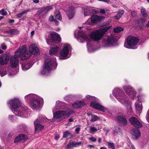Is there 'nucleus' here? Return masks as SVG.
<instances>
[{"label":"nucleus","instance_id":"1","mask_svg":"<svg viewBox=\"0 0 149 149\" xmlns=\"http://www.w3.org/2000/svg\"><path fill=\"white\" fill-rule=\"evenodd\" d=\"M29 51L27 50L25 47H21L18 49L15 52V55L12 56L10 58V67L12 68H15L17 67L19 62L18 57H20L21 60H24L29 58L31 56V54L35 55L39 54L38 47L35 43L31 45L29 47Z\"/></svg>","mask_w":149,"mask_h":149},{"label":"nucleus","instance_id":"2","mask_svg":"<svg viewBox=\"0 0 149 149\" xmlns=\"http://www.w3.org/2000/svg\"><path fill=\"white\" fill-rule=\"evenodd\" d=\"M9 103L10 108L14 113L17 116L20 117H26L27 115L29 110L24 105L21 104L19 100L17 98L10 100Z\"/></svg>","mask_w":149,"mask_h":149},{"label":"nucleus","instance_id":"3","mask_svg":"<svg viewBox=\"0 0 149 149\" xmlns=\"http://www.w3.org/2000/svg\"><path fill=\"white\" fill-rule=\"evenodd\" d=\"M56 61V59L55 58H53L52 59L49 57L46 58L44 68L41 72V74L44 75L47 72H49L52 70L55 69L57 66Z\"/></svg>","mask_w":149,"mask_h":149},{"label":"nucleus","instance_id":"4","mask_svg":"<svg viewBox=\"0 0 149 149\" xmlns=\"http://www.w3.org/2000/svg\"><path fill=\"white\" fill-rule=\"evenodd\" d=\"M25 100L30 103L32 108L37 109L41 106L40 98L37 95L30 94L25 96Z\"/></svg>","mask_w":149,"mask_h":149},{"label":"nucleus","instance_id":"5","mask_svg":"<svg viewBox=\"0 0 149 149\" xmlns=\"http://www.w3.org/2000/svg\"><path fill=\"white\" fill-rule=\"evenodd\" d=\"M113 95L118 101L124 105L128 104V97L125 94L124 92L120 88H116L113 91Z\"/></svg>","mask_w":149,"mask_h":149},{"label":"nucleus","instance_id":"6","mask_svg":"<svg viewBox=\"0 0 149 149\" xmlns=\"http://www.w3.org/2000/svg\"><path fill=\"white\" fill-rule=\"evenodd\" d=\"M110 26L101 28L95 31L92 32L90 35L91 38L95 41L100 40L104 35L110 28Z\"/></svg>","mask_w":149,"mask_h":149},{"label":"nucleus","instance_id":"7","mask_svg":"<svg viewBox=\"0 0 149 149\" xmlns=\"http://www.w3.org/2000/svg\"><path fill=\"white\" fill-rule=\"evenodd\" d=\"M49 121H51V120L47 119L44 116H40L34 123L35 127V132L38 133L40 131L43 129L44 126L41 125L42 122L47 123Z\"/></svg>","mask_w":149,"mask_h":149},{"label":"nucleus","instance_id":"8","mask_svg":"<svg viewBox=\"0 0 149 149\" xmlns=\"http://www.w3.org/2000/svg\"><path fill=\"white\" fill-rule=\"evenodd\" d=\"M138 42V38L130 36L128 37L127 44L125 43L124 46L125 47L128 48L136 49L137 47L135 46Z\"/></svg>","mask_w":149,"mask_h":149},{"label":"nucleus","instance_id":"9","mask_svg":"<svg viewBox=\"0 0 149 149\" xmlns=\"http://www.w3.org/2000/svg\"><path fill=\"white\" fill-rule=\"evenodd\" d=\"M71 47L68 44H65L63 47V49L60 53V55L62 59L67 58L69 51L71 49Z\"/></svg>","mask_w":149,"mask_h":149},{"label":"nucleus","instance_id":"10","mask_svg":"<svg viewBox=\"0 0 149 149\" xmlns=\"http://www.w3.org/2000/svg\"><path fill=\"white\" fill-rule=\"evenodd\" d=\"M117 41V39L113 36H108L106 39H103L102 43L105 47H109L113 45Z\"/></svg>","mask_w":149,"mask_h":149},{"label":"nucleus","instance_id":"11","mask_svg":"<svg viewBox=\"0 0 149 149\" xmlns=\"http://www.w3.org/2000/svg\"><path fill=\"white\" fill-rule=\"evenodd\" d=\"M70 114V113H66L64 111H59L53 114V117L55 119L62 118L63 120L69 117Z\"/></svg>","mask_w":149,"mask_h":149},{"label":"nucleus","instance_id":"12","mask_svg":"<svg viewBox=\"0 0 149 149\" xmlns=\"http://www.w3.org/2000/svg\"><path fill=\"white\" fill-rule=\"evenodd\" d=\"M124 88L126 94L131 98L133 99L136 97V92L132 87L130 86H126L124 87Z\"/></svg>","mask_w":149,"mask_h":149},{"label":"nucleus","instance_id":"13","mask_svg":"<svg viewBox=\"0 0 149 149\" xmlns=\"http://www.w3.org/2000/svg\"><path fill=\"white\" fill-rule=\"evenodd\" d=\"M131 124L135 127L140 128L142 126L141 123L136 118L132 117L129 119Z\"/></svg>","mask_w":149,"mask_h":149},{"label":"nucleus","instance_id":"14","mask_svg":"<svg viewBox=\"0 0 149 149\" xmlns=\"http://www.w3.org/2000/svg\"><path fill=\"white\" fill-rule=\"evenodd\" d=\"M91 106L93 108L99 111L105 112L106 110L104 107L96 102H92L91 103Z\"/></svg>","mask_w":149,"mask_h":149},{"label":"nucleus","instance_id":"15","mask_svg":"<svg viewBox=\"0 0 149 149\" xmlns=\"http://www.w3.org/2000/svg\"><path fill=\"white\" fill-rule=\"evenodd\" d=\"M79 37L77 38V40L81 42H83L84 40H89V37L88 36L85 35L84 32L81 31H79L78 32Z\"/></svg>","mask_w":149,"mask_h":149},{"label":"nucleus","instance_id":"16","mask_svg":"<svg viewBox=\"0 0 149 149\" xmlns=\"http://www.w3.org/2000/svg\"><path fill=\"white\" fill-rule=\"evenodd\" d=\"M104 18L105 17L104 16L97 15H93L91 17V21L92 23H96L101 22L104 20Z\"/></svg>","mask_w":149,"mask_h":149},{"label":"nucleus","instance_id":"17","mask_svg":"<svg viewBox=\"0 0 149 149\" xmlns=\"http://www.w3.org/2000/svg\"><path fill=\"white\" fill-rule=\"evenodd\" d=\"M51 40L53 43L59 42L61 41V38L60 36L57 33L54 32L51 34Z\"/></svg>","mask_w":149,"mask_h":149},{"label":"nucleus","instance_id":"18","mask_svg":"<svg viewBox=\"0 0 149 149\" xmlns=\"http://www.w3.org/2000/svg\"><path fill=\"white\" fill-rule=\"evenodd\" d=\"M117 122L123 125H126L127 124V120L125 116H119L116 117Z\"/></svg>","mask_w":149,"mask_h":149},{"label":"nucleus","instance_id":"19","mask_svg":"<svg viewBox=\"0 0 149 149\" xmlns=\"http://www.w3.org/2000/svg\"><path fill=\"white\" fill-rule=\"evenodd\" d=\"M52 6H49L46 7H43L37 13L39 15L43 12L46 13L52 9Z\"/></svg>","mask_w":149,"mask_h":149},{"label":"nucleus","instance_id":"20","mask_svg":"<svg viewBox=\"0 0 149 149\" xmlns=\"http://www.w3.org/2000/svg\"><path fill=\"white\" fill-rule=\"evenodd\" d=\"M85 104L84 102L77 101L72 104L73 107L75 108H81Z\"/></svg>","mask_w":149,"mask_h":149},{"label":"nucleus","instance_id":"21","mask_svg":"<svg viewBox=\"0 0 149 149\" xmlns=\"http://www.w3.org/2000/svg\"><path fill=\"white\" fill-rule=\"evenodd\" d=\"M66 14L69 19H70L73 17L74 12L71 7H69L68 10L66 12Z\"/></svg>","mask_w":149,"mask_h":149},{"label":"nucleus","instance_id":"22","mask_svg":"<svg viewBox=\"0 0 149 149\" xmlns=\"http://www.w3.org/2000/svg\"><path fill=\"white\" fill-rule=\"evenodd\" d=\"M136 111L137 113H140L142 110L143 107L142 104L141 102H136L135 103Z\"/></svg>","mask_w":149,"mask_h":149},{"label":"nucleus","instance_id":"23","mask_svg":"<svg viewBox=\"0 0 149 149\" xmlns=\"http://www.w3.org/2000/svg\"><path fill=\"white\" fill-rule=\"evenodd\" d=\"M6 33L8 34H10L12 35H16L19 34V31L17 29H11L6 31Z\"/></svg>","mask_w":149,"mask_h":149},{"label":"nucleus","instance_id":"24","mask_svg":"<svg viewBox=\"0 0 149 149\" xmlns=\"http://www.w3.org/2000/svg\"><path fill=\"white\" fill-rule=\"evenodd\" d=\"M94 10H92L89 7L85 8L84 10V16L85 17L89 15L94 12Z\"/></svg>","mask_w":149,"mask_h":149},{"label":"nucleus","instance_id":"25","mask_svg":"<svg viewBox=\"0 0 149 149\" xmlns=\"http://www.w3.org/2000/svg\"><path fill=\"white\" fill-rule=\"evenodd\" d=\"M56 102L57 103L56 106V109H63V106L65 105V103H64L63 102H61L59 101H56Z\"/></svg>","mask_w":149,"mask_h":149},{"label":"nucleus","instance_id":"26","mask_svg":"<svg viewBox=\"0 0 149 149\" xmlns=\"http://www.w3.org/2000/svg\"><path fill=\"white\" fill-rule=\"evenodd\" d=\"M133 132L134 136L136 139H138L141 136V133L139 130L138 129H134Z\"/></svg>","mask_w":149,"mask_h":149},{"label":"nucleus","instance_id":"27","mask_svg":"<svg viewBox=\"0 0 149 149\" xmlns=\"http://www.w3.org/2000/svg\"><path fill=\"white\" fill-rule=\"evenodd\" d=\"M73 136V135L68 131H66L63 132V138L70 139L72 138Z\"/></svg>","mask_w":149,"mask_h":149},{"label":"nucleus","instance_id":"28","mask_svg":"<svg viewBox=\"0 0 149 149\" xmlns=\"http://www.w3.org/2000/svg\"><path fill=\"white\" fill-rule=\"evenodd\" d=\"M59 48V47L57 46L52 48L49 50V54L51 55L55 54L58 52Z\"/></svg>","mask_w":149,"mask_h":149},{"label":"nucleus","instance_id":"29","mask_svg":"<svg viewBox=\"0 0 149 149\" xmlns=\"http://www.w3.org/2000/svg\"><path fill=\"white\" fill-rule=\"evenodd\" d=\"M31 67L29 63H25L22 64V68L23 70H28Z\"/></svg>","mask_w":149,"mask_h":149},{"label":"nucleus","instance_id":"30","mask_svg":"<svg viewBox=\"0 0 149 149\" xmlns=\"http://www.w3.org/2000/svg\"><path fill=\"white\" fill-rule=\"evenodd\" d=\"M29 11V10H25L22 11L21 13H17L16 14V16L18 18H20L23 15L26 14Z\"/></svg>","mask_w":149,"mask_h":149},{"label":"nucleus","instance_id":"31","mask_svg":"<svg viewBox=\"0 0 149 149\" xmlns=\"http://www.w3.org/2000/svg\"><path fill=\"white\" fill-rule=\"evenodd\" d=\"M127 109V113L128 115L131 114L132 113L133 111L131 105L129 104H128Z\"/></svg>","mask_w":149,"mask_h":149},{"label":"nucleus","instance_id":"32","mask_svg":"<svg viewBox=\"0 0 149 149\" xmlns=\"http://www.w3.org/2000/svg\"><path fill=\"white\" fill-rule=\"evenodd\" d=\"M74 147H76L75 141H73L68 143L67 145V149H70Z\"/></svg>","mask_w":149,"mask_h":149},{"label":"nucleus","instance_id":"33","mask_svg":"<svg viewBox=\"0 0 149 149\" xmlns=\"http://www.w3.org/2000/svg\"><path fill=\"white\" fill-rule=\"evenodd\" d=\"M123 29L121 27L119 26L114 28L113 31L115 32L118 33L122 31Z\"/></svg>","mask_w":149,"mask_h":149},{"label":"nucleus","instance_id":"34","mask_svg":"<svg viewBox=\"0 0 149 149\" xmlns=\"http://www.w3.org/2000/svg\"><path fill=\"white\" fill-rule=\"evenodd\" d=\"M20 136V139L22 142H24L25 140L28 138L27 136L24 134H21L19 135Z\"/></svg>","mask_w":149,"mask_h":149},{"label":"nucleus","instance_id":"35","mask_svg":"<svg viewBox=\"0 0 149 149\" xmlns=\"http://www.w3.org/2000/svg\"><path fill=\"white\" fill-rule=\"evenodd\" d=\"M123 13L124 12L123 11H121L120 12H118L116 15L115 16V18L117 19H119Z\"/></svg>","mask_w":149,"mask_h":149},{"label":"nucleus","instance_id":"36","mask_svg":"<svg viewBox=\"0 0 149 149\" xmlns=\"http://www.w3.org/2000/svg\"><path fill=\"white\" fill-rule=\"evenodd\" d=\"M141 13L143 17H147V14L146 12V10L145 8H142L141 9Z\"/></svg>","mask_w":149,"mask_h":149},{"label":"nucleus","instance_id":"37","mask_svg":"<svg viewBox=\"0 0 149 149\" xmlns=\"http://www.w3.org/2000/svg\"><path fill=\"white\" fill-rule=\"evenodd\" d=\"M55 17L56 19L59 20H61L62 19L61 14L59 12H58L57 14L56 13H55Z\"/></svg>","mask_w":149,"mask_h":149},{"label":"nucleus","instance_id":"38","mask_svg":"<svg viewBox=\"0 0 149 149\" xmlns=\"http://www.w3.org/2000/svg\"><path fill=\"white\" fill-rule=\"evenodd\" d=\"M120 128L119 127H116L115 130H113V133L115 135H117L119 132H120Z\"/></svg>","mask_w":149,"mask_h":149},{"label":"nucleus","instance_id":"39","mask_svg":"<svg viewBox=\"0 0 149 149\" xmlns=\"http://www.w3.org/2000/svg\"><path fill=\"white\" fill-rule=\"evenodd\" d=\"M108 146L111 149H115L114 144L113 142H108Z\"/></svg>","mask_w":149,"mask_h":149},{"label":"nucleus","instance_id":"40","mask_svg":"<svg viewBox=\"0 0 149 149\" xmlns=\"http://www.w3.org/2000/svg\"><path fill=\"white\" fill-rule=\"evenodd\" d=\"M20 138V136H19L16 137L14 140V143H16L22 142Z\"/></svg>","mask_w":149,"mask_h":149},{"label":"nucleus","instance_id":"41","mask_svg":"<svg viewBox=\"0 0 149 149\" xmlns=\"http://www.w3.org/2000/svg\"><path fill=\"white\" fill-rule=\"evenodd\" d=\"M91 121L92 122H94L96 121L98 119V117L95 115H91Z\"/></svg>","mask_w":149,"mask_h":149},{"label":"nucleus","instance_id":"42","mask_svg":"<svg viewBox=\"0 0 149 149\" xmlns=\"http://www.w3.org/2000/svg\"><path fill=\"white\" fill-rule=\"evenodd\" d=\"M6 74V72L5 71V70L4 69L2 70H0V74L1 77L4 76Z\"/></svg>","mask_w":149,"mask_h":149},{"label":"nucleus","instance_id":"43","mask_svg":"<svg viewBox=\"0 0 149 149\" xmlns=\"http://www.w3.org/2000/svg\"><path fill=\"white\" fill-rule=\"evenodd\" d=\"M97 131V130L95 127H90V131L91 133L93 134Z\"/></svg>","mask_w":149,"mask_h":149},{"label":"nucleus","instance_id":"44","mask_svg":"<svg viewBox=\"0 0 149 149\" xmlns=\"http://www.w3.org/2000/svg\"><path fill=\"white\" fill-rule=\"evenodd\" d=\"M4 58L2 57H0V64L2 65H5Z\"/></svg>","mask_w":149,"mask_h":149},{"label":"nucleus","instance_id":"45","mask_svg":"<svg viewBox=\"0 0 149 149\" xmlns=\"http://www.w3.org/2000/svg\"><path fill=\"white\" fill-rule=\"evenodd\" d=\"M131 14L132 17L134 18L136 17L137 13L135 11H133L131 12Z\"/></svg>","mask_w":149,"mask_h":149},{"label":"nucleus","instance_id":"46","mask_svg":"<svg viewBox=\"0 0 149 149\" xmlns=\"http://www.w3.org/2000/svg\"><path fill=\"white\" fill-rule=\"evenodd\" d=\"M0 13L3 15H6L7 14V12L4 10H2L0 11Z\"/></svg>","mask_w":149,"mask_h":149},{"label":"nucleus","instance_id":"47","mask_svg":"<svg viewBox=\"0 0 149 149\" xmlns=\"http://www.w3.org/2000/svg\"><path fill=\"white\" fill-rule=\"evenodd\" d=\"M1 47L2 49L5 50L7 48V47L4 43H2L1 45Z\"/></svg>","mask_w":149,"mask_h":149},{"label":"nucleus","instance_id":"48","mask_svg":"<svg viewBox=\"0 0 149 149\" xmlns=\"http://www.w3.org/2000/svg\"><path fill=\"white\" fill-rule=\"evenodd\" d=\"M49 20L51 22L55 21V19H54L53 16L52 15L50 16L49 17Z\"/></svg>","mask_w":149,"mask_h":149},{"label":"nucleus","instance_id":"49","mask_svg":"<svg viewBox=\"0 0 149 149\" xmlns=\"http://www.w3.org/2000/svg\"><path fill=\"white\" fill-rule=\"evenodd\" d=\"M146 119L147 121L149 123V109L147 111L146 116Z\"/></svg>","mask_w":149,"mask_h":149},{"label":"nucleus","instance_id":"50","mask_svg":"<svg viewBox=\"0 0 149 149\" xmlns=\"http://www.w3.org/2000/svg\"><path fill=\"white\" fill-rule=\"evenodd\" d=\"M89 140H91L93 142H95L96 141V139L95 137H92L89 138Z\"/></svg>","mask_w":149,"mask_h":149},{"label":"nucleus","instance_id":"51","mask_svg":"<svg viewBox=\"0 0 149 149\" xmlns=\"http://www.w3.org/2000/svg\"><path fill=\"white\" fill-rule=\"evenodd\" d=\"M100 13L104 14L106 12L105 10L103 9H101L100 10Z\"/></svg>","mask_w":149,"mask_h":149},{"label":"nucleus","instance_id":"52","mask_svg":"<svg viewBox=\"0 0 149 149\" xmlns=\"http://www.w3.org/2000/svg\"><path fill=\"white\" fill-rule=\"evenodd\" d=\"M4 63H5V64H6L8 62L9 58L7 57H5L4 58Z\"/></svg>","mask_w":149,"mask_h":149},{"label":"nucleus","instance_id":"53","mask_svg":"<svg viewBox=\"0 0 149 149\" xmlns=\"http://www.w3.org/2000/svg\"><path fill=\"white\" fill-rule=\"evenodd\" d=\"M47 43L49 45L51 44L52 43L51 38L50 39H47Z\"/></svg>","mask_w":149,"mask_h":149},{"label":"nucleus","instance_id":"54","mask_svg":"<svg viewBox=\"0 0 149 149\" xmlns=\"http://www.w3.org/2000/svg\"><path fill=\"white\" fill-rule=\"evenodd\" d=\"M75 143L76 144V147L77 146H79L82 143V142L81 141L78 142H77L75 141Z\"/></svg>","mask_w":149,"mask_h":149},{"label":"nucleus","instance_id":"55","mask_svg":"<svg viewBox=\"0 0 149 149\" xmlns=\"http://www.w3.org/2000/svg\"><path fill=\"white\" fill-rule=\"evenodd\" d=\"M80 130V128L79 127H78L76 128L75 130V132L77 133H78L79 132Z\"/></svg>","mask_w":149,"mask_h":149},{"label":"nucleus","instance_id":"56","mask_svg":"<svg viewBox=\"0 0 149 149\" xmlns=\"http://www.w3.org/2000/svg\"><path fill=\"white\" fill-rule=\"evenodd\" d=\"M8 118L9 120L11 121H12L13 120V116H9Z\"/></svg>","mask_w":149,"mask_h":149},{"label":"nucleus","instance_id":"57","mask_svg":"<svg viewBox=\"0 0 149 149\" xmlns=\"http://www.w3.org/2000/svg\"><path fill=\"white\" fill-rule=\"evenodd\" d=\"M91 96H90L89 95H87L86 96V100L87 101L88 100H90V98H91Z\"/></svg>","mask_w":149,"mask_h":149},{"label":"nucleus","instance_id":"58","mask_svg":"<svg viewBox=\"0 0 149 149\" xmlns=\"http://www.w3.org/2000/svg\"><path fill=\"white\" fill-rule=\"evenodd\" d=\"M98 1H103L106 3H108L110 2V0H97Z\"/></svg>","mask_w":149,"mask_h":149},{"label":"nucleus","instance_id":"59","mask_svg":"<svg viewBox=\"0 0 149 149\" xmlns=\"http://www.w3.org/2000/svg\"><path fill=\"white\" fill-rule=\"evenodd\" d=\"M91 99L94 100H97L96 99L95 97L93 96H91L90 100Z\"/></svg>","mask_w":149,"mask_h":149},{"label":"nucleus","instance_id":"60","mask_svg":"<svg viewBox=\"0 0 149 149\" xmlns=\"http://www.w3.org/2000/svg\"><path fill=\"white\" fill-rule=\"evenodd\" d=\"M19 128L20 129L23 130H24L26 128V127L24 126H23V127L22 126H20Z\"/></svg>","mask_w":149,"mask_h":149},{"label":"nucleus","instance_id":"61","mask_svg":"<svg viewBox=\"0 0 149 149\" xmlns=\"http://www.w3.org/2000/svg\"><path fill=\"white\" fill-rule=\"evenodd\" d=\"M33 2L36 3H38L39 2V0H32Z\"/></svg>","mask_w":149,"mask_h":149},{"label":"nucleus","instance_id":"62","mask_svg":"<svg viewBox=\"0 0 149 149\" xmlns=\"http://www.w3.org/2000/svg\"><path fill=\"white\" fill-rule=\"evenodd\" d=\"M88 146L90 148H94V146L93 145H88Z\"/></svg>","mask_w":149,"mask_h":149},{"label":"nucleus","instance_id":"63","mask_svg":"<svg viewBox=\"0 0 149 149\" xmlns=\"http://www.w3.org/2000/svg\"><path fill=\"white\" fill-rule=\"evenodd\" d=\"M59 135H56L55 136V140H57L59 138Z\"/></svg>","mask_w":149,"mask_h":149},{"label":"nucleus","instance_id":"64","mask_svg":"<svg viewBox=\"0 0 149 149\" xmlns=\"http://www.w3.org/2000/svg\"><path fill=\"white\" fill-rule=\"evenodd\" d=\"M146 26L148 27H149V21H148V23L146 24Z\"/></svg>","mask_w":149,"mask_h":149}]
</instances>
